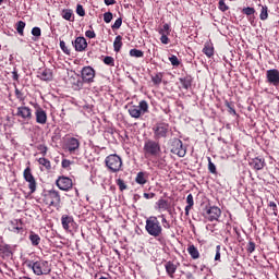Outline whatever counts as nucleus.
I'll return each instance as SVG.
<instances>
[{
	"mask_svg": "<svg viewBox=\"0 0 279 279\" xmlns=\"http://www.w3.org/2000/svg\"><path fill=\"white\" fill-rule=\"evenodd\" d=\"M145 230L149 236H154V239H159L162 236V225L158 220V217L150 216L146 219Z\"/></svg>",
	"mask_w": 279,
	"mask_h": 279,
	"instance_id": "obj_1",
	"label": "nucleus"
},
{
	"mask_svg": "<svg viewBox=\"0 0 279 279\" xmlns=\"http://www.w3.org/2000/svg\"><path fill=\"white\" fill-rule=\"evenodd\" d=\"M25 264H26V267H28V269H33V274H35V276H47L51 274V267H49V262L47 260H44V262L26 260Z\"/></svg>",
	"mask_w": 279,
	"mask_h": 279,
	"instance_id": "obj_2",
	"label": "nucleus"
},
{
	"mask_svg": "<svg viewBox=\"0 0 279 279\" xmlns=\"http://www.w3.org/2000/svg\"><path fill=\"white\" fill-rule=\"evenodd\" d=\"M144 156L145 158H158L162 149L160 148V143L154 140H147L144 143Z\"/></svg>",
	"mask_w": 279,
	"mask_h": 279,
	"instance_id": "obj_3",
	"label": "nucleus"
},
{
	"mask_svg": "<svg viewBox=\"0 0 279 279\" xmlns=\"http://www.w3.org/2000/svg\"><path fill=\"white\" fill-rule=\"evenodd\" d=\"M106 167L111 173H119L123 167V159L117 154H112L105 159Z\"/></svg>",
	"mask_w": 279,
	"mask_h": 279,
	"instance_id": "obj_4",
	"label": "nucleus"
},
{
	"mask_svg": "<svg viewBox=\"0 0 279 279\" xmlns=\"http://www.w3.org/2000/svg\"><path fill=\"white\" fill-rule=\"evenodd\" d=\"M44 202L46 206H52L53 208H60V192L57 190H48L45 192Z\"/></svg>",
	"mask_w": 279,
	"mask_h": 279,
	"instance_id": "obj_5",
	"label": "nucleus"
},
{
	"mask_svg": "<svg viewBox=\"0 0 279 279\" xmlns=\"http://www.w3.org/2000/svg\"><path fill=\"white\" fill-rule=\"evenodd\" d=\"M153 132L155 141H160V138H167V135L169 134V124L165 122L157 123L153 128Z\"/></svg>",
	"mask_w": 279,
	"mask_h": 279,
	"instance_id": "obj_6",
	"label": "nucleus"
},
{
	"mask_svg": "<svg viewBox=\"0 0 279 279\" xmlns=\"http://www.w3.org/2000/svg\"><path fill=\"white\" fill-rule=\"evenodd\" d=\"M95 69L90 65H86L81 70V77L85 84H93L95 82Z\"/></svg>",
	"mask_w": 279,
	"mask_h": 279,
	"instance_id": "obj_7",
	"label": "nucleus"
},
{
	"mask_svg": "<svg viewBox=\"0 0 279 279\" xmlns=\"http://www.w3.org/2000/svg\"><path fill=\"white\" fill-rule=\"evenodd\" d=\"M170 151L171 154H175V156H179V158H184V156H186V148H184L182 141L179 138H174L172 141Z\"/></svg>",
	"mask_w": 279,
	"mask_h": 279,
	"instance_id": "obj_8",
	"label": "nucleus"
},
{
	"mask_svg": "<svg viewBox=\"0 0 279 279\" xmlns=\"http://www.w3.org/2000/svg\"><path fill=\"white\" fill-rule=\"evenodd\" d=\"M24 180L28 182V189L31 195L36 193V179H34V174H32V168L27 167L24 172Z\"/></svg>",
	"mask_w": 279,
	"mask_h": 279,
	"instance_id": "obj_9",
	"label": "nucleus"
},
{
	"mask_svg": "<svg viewBox=\"0 0 279 279\" xmlns=\"http://www.w3.org/2000/svg\"><path fill=\"white\" fill-rule=\"evenodd\" d=\"M14 116L26 122L32 121V108L27 106L17 107V111Z\"/></svg>",
	"mask_w": 279,
	"mask_h": 279,
	"instance_id": "obj_10",
	"label": "nucleus"
},
{
	"mask_svg": "<svg viewBox=\"0 0 279 279\" xmlns=\"http://www.w3.org/2000/svg\"><path fill=\"white\" fill-rule=\"evenodd\" d=\"M266 82L270 86H279V71L271 69L266 72Z\"/></svg>",
	"mask_w": 279,
	"mask_h": 279,
	"instance_id": "obj_11",
	"label": "nucleus"
},
{
	"mask_svg": "<svg viewBox=\"0 0 279 279\" xmlns=\"http://www.w3.org/2000/svg\"><path fill=\"white\" fill-rule=\"evenodd\" d=\"M56 184L60 191H69L73 189V180L69 177H59Z\"/></svg>",
	"mask_w": 279,
	"mask_h": 279,
	"instance_id": "obj_12",
	"label": "nucleus"
},
{
	"mask_svg": "<svg viewBox=\"0 0 279 279\" xmlns=\"http://www.w3.org/2000/svg\"><path fill=\"white\" fill-rule=\"evenodd\" d=\"M206 215L208 221H219V217H221V209L217 206L207 207Z\"/></svg>",
	"mask_w": 279,
	"mask_h": 279,
	"instance_id": "obj_13",
	"label": "nucleus"
},
{
	"mask_svg": "<svg viewBox=\"0 0 279 279\" xmlns=\"http://www.w3.org/2000/svg\"><path fill=\"white\" fill-rule=\"evenodd\" d=\"M65 149L70 154H75V151L80 150V140L75 137H68L65 142Z\"/></svg>",
	"mask_w": 279,
	"mask_h": 279,
	"instance_id": "obj_14",
	"label": "nucleus"
},
{
	"mask_svg": "<svg viewBox=\"0 0 279 279\" xmlns=\"http://www.w3.org/2000/svg\"><path fill=\"white\" fill-rule=\"evenodd\" d=\"M61 226L65 232H71V229L75 228V220L73 219V216L63 215L61 217Z\"/></svg>",
	"mask_w": 279,
	"mask_h": 279,
	"instance_id": "obj_15",
	"label": "nucleus"
},
{
	"mask_svg": "<svg viewBox=\"0 0 279 279\" xmlns=\"http://www.w3.org/2000/svg\"><path fill=\"white\" fill-rule=\"evenodd\" d=\"M35 117L36 123H39V125H45V123H47V111L38 105H35Z\"/></svg>",
	"mask_w": 279,
	"mask_h": 279,
	"instance_id": "obj_16",
	"label": "nucleus"
},
{
	"mask_svg": "<svg viewBox=\"0 0 279 279\" xmlns=\"http://www.w3.org/2000/svg\"><path fill=\"white\" fill-rule=\"evenodd\" d=\"M72 45L75 51H78V52L86 51V48L88 47V43L84 37H76V39L72 41Z\"/></svg>",
	"mask_w": 279,
	"mask_h": 279,
	"instance_id": "obj_17",
	"label": "nucleus"
},
{
	"mask_svg": "<svg viewBox=\"0 0 279 279\" xmlns=\"http://www.w3.org/2000/svg\"><path fill=\"white\" fill-rule=\"evenodd\" d=\"M37 77L43 82H51V80H53V72L51 69H40L37 72Z\"/></svg>",
	"mask_w": 279,
	"mask_h": 279,
	"instance_id": "obj_18",
	"label": "nucleus"
},
{
	"mask_svg": "<svg viewBox=\"0 0 279 279\" xmlns=\"http://www.w3.org/2000/svg\"><path fill=\"white\" fill-rule=\"evenodd\" d=\"M250 167H253L255 171H260L265 169V159L260 157H256L251 159Z\"/></svg>",
	"mask_w": 279,
	"mask_h": 279,
	"instance_id": "obj_19",
	"label": "nucleus"
},
{
	"mask_svg": "<svg viewBox=\"0 0 279 279\" xmlns=\"http://www.w3.org/2000/svg\"><path fill=\"white\" fill-rule=\"evenodd\" d=\"M11 232H15L16 234L23 232V220L22 219L11 220Z\"/></svg>",
	"mask_w": 279,
	"mask_h": 279,
	"instance_id": "obj_20",
	"label": "nucleus"
},
{
	"mask_svg": "<svg viewBox=\"0 0 279 279\" xmlns=\"http://www.w3.org/2000/svg\"><path fill=\"white\" fill-rule=\"evenodd\" d=\"M165 269L169 278H174L175 271H178V265L173 264V262L169 260L165 264Z\"/></svg>",
	"mask_w": 279,
	"mask_h": 279,
	"instance_id": "obj_21",
	"label": "nucleus"
},
{
	"mask_svg": "<svg viewBox=\"0 0 279 279\" xmlns=\"http://www.w3.org/2000/svg\"><path fill=\"white\" fill-rule=\"evenodd\" d=\"M203 53L208 58H213V56H215V46L213 45L211 41L205 43Z\"/></svg>",
	"mask_w": 279,
	"mask_h": 279,
	"instance_id": "obj_22",
	"label": "nucleus"
},
{
	"mask_svg": "<svg viewBox=\"0 0 279 279\" xmlns=\"http://www.w3.org/2000/svg\"><path fill=\"white\" fill-rule=\"evenodd\" d=\"M149 175H147V172H138L135 177L136 184H140V186H145V183L147 182V179Z\"/></svg>",
	"mask_w": 279,
	"mask_h": 279,
	"instance_id": "obj_23",
	"label": "nucleus"
},
{
	"mask_svg": "<svg viewBox=\"0 0 279 279\" xmlns=\"http://www.w3.org/2000/svg\"><path fill=\"white\" fill-rule=\"evenodd\" d=\"M28 240L31 241V244L33 245V247H38V245H40V235H38L34 231L29 232Z\"/></svg>",
	"mask_w": 279,
	"mask_h": 279,
	"instance_id": "obj_24",
	"label": "nucleus"
},
{
	"mask_svg": "<svg viewBox=\"0 0 279 279\" xmlns=\"http://www.w3.org/2000/svg\"><path fill=\"white\" fill-rule=\"evenodd\" d=\"M187 254H190L193 260H197V258H199V250H197L196 246L193 244H190L187 246Z\"/></svg>",
	"mask_w": 279,
	"mask_h": 279,
	"instance_id": "obj_25",
	"label": "nucleus"
},
{
	"mask_svg": "<svg viewBox=\"0 0 279 279\" xmlns=\"http://www.w3.org/2000/svg\"><path fill=\"white\" fill-rule=\"evenodd\" d=\"M61 16L62 19H64V21H70L73 23V21H75V16L73 15V10L71 9H63L61 12Z\"/></svg>",
	"mask_w": 279,
	"mask_h": 279,
	"instance_id": "obj_26",
	"label": "nucleus"
},
{
	"mask_svg": "<svg viewBox=\"0 0 279 279\" xmlns=\"http://www.w3.org/2000/svg\"><path fill=\"white\" fill-rule=\"evenodd\" d=\"M129 114L133 119H141L143 117V113L141 112V109H138L137 106H132L129 108Z\"/></svg>",
	"mask_w": 279,
	"mask_h": 279,
	"instance_id": "obj_27",
	"label": "nucleus"
},
{
	"mask_svg": "<svg viewBox=\"0 0 279 279\" xmlns=\"http://www.w3.org/2000/svg\"><path fill=\"white\" fill-rule=\"evenodd\" d=\"M185 215L189 217L191 209L195 206V201L193 199V194H189L186 197Z\"/></svg>",
	"mask_w": 279,
	"mask_h": 279,
	"instance_id": "obj_28",
	"label": "nucleus"
},
{
	"mask_svg": "<svg viewBox=\"0 0 279 279\" xmlns=\"http://www.w3.org/2000/svg\"><path fill=\"white\" fill-rule=\"evenodd\" d=\"M121 47H123V37L121 35H118L113 41V51H116V53H119V51H121Z\"/></svg>",
	"mask_w": 279,
	"mask_h": 279,
	"instance_id": "obj_29",
	"label": "nucleus"
},
{
	"mask_svg": "<svg viewBox=\"0 0 279 279\" xmlns=\"http://www.w3.org/2000/svg\"><path fill=\"white\" fill-rule=\"evenodd\" d=\"M179 80L185 90H189L191 88L193 84V78L191 76H184Z\"/></svg>",
	"mask_w": 279,
	"mask_h": 279,
	"instance_id": "obj_30",
	"label": "nucleus"
},
{
	"mask_svg": "<svg viewBox=\"0 0 279 279\" xmlns=\"http://www.w3.org/2000/svg\"><path fill=\"white\" fill-rule=\"evenodd\" d=\"M137 107L142 114H147V112H149V104H147V100L140 101Z\"/></svg>",
	"mask_w": 279,
	"mask_h": 279,
	"instance_id": "obj_31",
	"label": "nucleus"
},
{
	"mask_svg": "<svg viewBox=\"0 0 279 279\" xmlns=\"http://www.w3.org/2000/svg\"><path fill=\"white\" fill-rule=\"evenodd\" d=\"M162 72H159L155 75L151 76V82L153 84H155V86H160V84H162Z\"/></svg>",
	"mask_w": 279,
	"mask_h": 279,
	"instance_id": "obj_32",
	"label": "nucleus"
},
{
	"mask_svg": "<svg viewBox=\"0 0 279 279\" xmlns=\"http://www.w3.org/2000/svg\"><path fill=\"white\" fill-rule=\"evenodd\" d=\"M259 19L260 21H267L269 19V9L267 5H262Z\"/></svg>",
	"mask_w": 279,
	"mask_h": 279,
	"instance_id": "obj_33",
	"label": "nucleus"
},
{
	"mask_svg": "<svg viewBox=\"0 0 279 279\" xmlns=\"http://www.w3.org/2000/svg\"><path fill=\"white\" fill-rule=\"evenodd\" d=\"M0 252L4 254V256H12V246L9 244L0 245Z\"/></svg>",
	"mask_w": 279,
	"mask_h": 279,
	"instance_id": "obj_34",
	"label": "nucleus"
},
{
	"mask_svg": "<svg viewBox=\"0 0 279 279\" xmlns=\"http://www.w3.org/2000/svg\"><path fill=\"white\" fill-rule=\"evenodd\" d=\"M38 163L41 165V167H45L47 171L51 170V161H49V159L41 157L38 159Z\"/></svg>",
	"mask_w": 279,
	"mask_h": 279,
	"instance_id": "obj_35",
	"label": "nucleus"
},
{
	"mask_svg": "<svg viewBox=\"0 0 279 279\" xmlns=\"http://www.w3.org/2000/svg\"><path fill=\"white\" fill-rule=\"evenodd\" d=\"M157 207L159 210H167L169 208V202H167V199L160 198L157 203H156Z\"/></svg>",
	"mask_w": 279,
	"mask_h": 279,
	"instance_id": "obj_36",
	"label": "nucleus"
},
{
	"mask_svg": "<svg viewBox=\"0 0 279 279\" xmlns=\"http://www.w3.org/2000/svg\"><path fill=\"white\" fill-rule=\"evenodd\" d=\"M129 53L131 58H143V56H145V52H143V50L136 48L131 49Z\"/></svg>",
	"mask_w": 279,
	"mask_h": 279,
	"instance_id": "obj_37",
	"label": "nucleus"
},
{
	"mask_svg": "<svg viewBox=\"0 0 279 279\" xmlns=\"http://www.w3.org/2000/svg\"><path fill=\"white\" fill-rule=\"evenodd\" d=\"M160 35H170L171 34V25L163 24L162 27L159 29Z\"/></svg>",
	"mask_w": 279,
	"mask_h": 279,
	"instance_id": "obj_38",
	"label": "nucleus"
},
{
	"mask_svg": "<svg viewBox=\"0 0 279 279\" xmlns=\"http://www.w3.org/2000/svg\"><path fill=\"white\" fill-rule=\"evenodd\" d=\"M243 14H245L246 16H254V14H256V10L252 7H247V8H244L242 10Z\"/></svg>",
	"mask_w": 279,
	"mask_h": 279,
	"instance_id": "obj_39",
	"label": "nucleus"
},
{
	"mask_svg": "<svg viewBox=\"0 0 279 279\" xmlns=\"http://www.w3.org/2000/svg\"><path fill=\"white\" fill-rule=\"evenodd\" d=\"M25 29V22L19 21L16 24V32L20 34V36H23V32Z\"/></svg>",
	"mask_w": 279,
	"mask_h": 279,
	"instance_id": "obj_40",
	"label": "nucleus"
},
{
	"mask_svg": "<svg viewBox=\"0 0 279 279\" xmlns=\"http://www.w3.org/2000/svg\"><path fill=\"white\" fill-rule=\"evenodd\" d=\"M116 184H117V186H119V190H120L121 192L128 190V184H125V181H123L122 179H118V180L116 181Z\"/></svg>",
	"mask_w": 279,
	"mask_h": 279,
	"instance_id": "obj_41",
	"label": "nucleus"
},
{
	"mask_svg": "<svg viewBox=\"0 0 279 279\" xmlns=\"http://www.w3.org/2000/svg\"><path fill=\"white\" fill-rule=\"evenodd\" d=\"M208 171L209 173H217V166L214 165L213 159H210V157H208Z\"/></svg>",
	"mask_w": 279,
	"mask_h": 279,
	"instance_id": "obj_42",
	"label": "nucleus"
},
{
	"mask_svg": "<svg viewBox=\"0 0 279 279\" xmlns=\"http://www.w3.org/2000/svg\"><path fill=\"white\" fill-rule=\"evenodd\" d=\"M60 49L65 53V56H71V50L66 47V43H64V40L60 41Z\"/></svg>",
	"mask_w": 279,
	"mask_h": 279,
	"instance_id": "obj_43",
	"label": "nucleus"
},
{
	"mask_svg": "<svg viewBox=\"0 0 279 279\" xmlns=\"http://www.w3.org/2000/svg\"><path fill=\"white\" fill-rule=\"evenodd\" d=\"M169 61L171 62L172 66H180V60L175 54L169 57Z\"/></svg>",
	"mask_w": 279,
	"mask_h": 279,
	"instance_id": "obj_44",
	"label": "nucleus"
},
{
	"mask_svg": "<svg viewBox=\"0 0 279 279\" xmlns=\"http://www.w3.org/2000/svg\"><path fill=\"white\" fill-rule=\"evenodd\" d=\"M121 25H123V19L119 17L116 20L113 25L111 26L112 29H120Z\"/></svg>",
	"mask_w": 279,
	"mask_h": 279,
	"instance_id": "obj_45",
	"label": "nucleus"
},
{
	"mask_svg": "<svg viewBox=\"0 0 279 279\" xmlns=\"http://www.w3.org/2000/svg\"><path fill=\"white\" fill-rule=\"evenodd\" d=\"M76 14L78 16H86V11L84 10V7L82 4L76 5Z\"/></svg>",
	"mask_w": 279,
	"mask_h": 279,
	"instance_id": "obj_46",
	"label": "nucleus"
},
{
	"mask_svg": "<svg viewBox=\"0 0 279 279\" xmlns=\"http://www.w3.org/2000/svg\"><path fill=\"white\" fill-rule=\"evenodd\" d=\"M84 80H77L73 86L75 88V90H82V88H84Z\"/></svg>",
	"mask_w": 279,
	"mask_h": 279,
	"instance_id": "obj_47",
	"label": "nucleus"
},
{
	"mask_svg": "<svg viewBox=\"0 0 279 279\" xmlns=\"http://www.w3.org/2000/svg\"><path fill=\"white\" fill-rule=\"evenodd\" d=\"M104 62L108 65V66H114V58L107 56L104 59Z\"/></svg>",
	"mask_w": 279,
	"mask_h": 279,
	"instance_id": "obj_48",
	"label": "nucleus"
},
{
	"mask_svg": "<svg viewBox=\"0 0 279 279\" xmlns=\"http://www.w3.org/2000/svg\"><path fill=\"white\" fill-rule=\"evenodd\" d=\"M161 223L166 230H169L171 228V223L167 220L165 215H161Z\"/></svg>",
	"mask_w": 279,
	"mask_h": 279,
	"instance_id": "obj_49",
	"label": "nucleus"
},
{
	"mask_svg": "<svg viewBox=\"0 0 279 279\" xmlns=\"http://www.w3.org/2000/svg\"><path fill=\"white\" fill-rule=\"evenodd\" d=\"M268 206L271 208L275 217H278V205L275 202H269Z\"/></svg>",
	"mask_w": 279,
	"mask_h": 279,
	"instance_id": "obj_50",
	"label": "nucleus"
},
{
	"mask_svg": "<svg viewBox=\"0 0 279 279\" xmlns=\"http://www.w3.org/2000/svg\"><path fill=\"white\" fill-rule=\"evenodd\" d=\"M32 34H33V36H36L37 38H40L43 31H40V27L35 26L32 29Z\"/></svg>",
	"mask_w": 279,
	"mask_h": 279,
	"instance_id": "obj_51",
	"label": "nucleus"
},
{
	"mask_svg": "<svg viewBox=\"0 0 279 279\" xmlns=\"http://www.w3.org/2000/svg\"><path fill=\"white\" fill-rule=\"evenodd\" d=\"M113 19L112 12H106L104 13V21L105 23H110Z\"/></svg>",
	"mask_w": 279,
	"mask_h": 279,
	"instance_id": "obj_52",
	"label": "nucleus"
},
{
	"mask_svg": "<svg viewBox=\"0 0 279 279\" xmlns=\"http://www.w3.org/2000/svg\"><path fill=\"white\" fill-rule=\"evenodd\" d=\"M219 10L221 12H227V10H229V7L226 5V0H219Z\"/></svg>",
	"mask_w": 279,
	"mask_h": 279,
	"instance_id": "obj_53",
	"label": "nucleus"
},
{
	"mask_svg": "<svg viewBox=\"0 0 279 279\" xmlns=\"http://www.w3.org/2000/svg\"><path fill=\"white\" fill-rule=\"evenodd\" d=\"M246 250H247L248 254H252L256 250V243L250 241Z\"/></svg>",
	"mask_w": 279,
	"mask_h": 279,
	"instance_id": "obj_54",
	"label": "nucleus"
},
{
	"mask_svg": "<svg viewBox=\"0 0 279 279\" xmlns=\"http://www.w3.org/2000/svg\"><path fill=\"white\" fill-rule=\"evenodd\" d=\"M15 96L19 101H25V96H23L22 92L19 88H15Z\"/></svg>",
	"mask_w": 279,
	"mask_h": 279,
	"instance_id": "obj_55",
	"label": "nucleus"
},
{
	"mask_svg": "<svg viewBox=\"0 0 279 279\" xmlns=\"http://www.w3.org/2000/svg\"><path fill=\"white\" fill-rule=\"evenodd\" d=\"M215 260H221V245L216 246Z\"/></svg>",
	"mask_w": 279,
	"mask_h": 279,
	"instance_id": "obj_56",
	"label": "nucleus"
},
{
	"mask_svg": "<svg viewBox=\"0 0 279 279\" xmlns=\"http://www.w3.org/2000/svg\"><path fill=\"white\" fill-rule=\"evenodd\" d=\"M85 36L86 38H96L97 34H95V31L89 29L85 32Z\"/></svg>",
	"mask_w": 279,
	"mask_h": 279,
	"instance_id": "obj_57",
	"label": "nucleus"
},
{
	"mask_svg": "<svg viewBox=\"0 0 279 279\" xmlns=\"http://www.w3.org/2000/svg\"><path fill=\"white\" fill-rule=\"evenodd\" d=\"M12 80L13 82H19V70L16 68L12 71Z\"/></svg>",
	"mask_w": 279,
	"mask_h": 279,
	"instance_id": "obj_58",
	"label": "nucleus"
},
{
	"mask_svg": "<svg viewBox=\"0 0 279 279\" xmlns=\"http://www.w3.org/2000/svg\"><path fill=\"white\" fill-rule=\"evenodd\" d=\"M225 106H226L227 108H229V112H230L231 114H236V110H234V108L232 107V105H231L229 101H226V102H225Z\"/></svg>",
	"mask_w": 279,
	"mask_h": 279,
	"instance_id": "obj_59",
	"label": "nucleus"
},
{
	"mask_svg": "<svg viewBox=\"0 0 279 279\" xmlns=\"http://www.w3.org/2000/svg\"><path fill=\"white\" fill-rule=\"evenodd\" d=\"M61 165H62L63 169H69V167H71V160L63 159Z\"/></svg>",
	"mask_w": 279,
	"mask_h": 279,
	"instance_id": "obj_60",
	"label": "nucleus"
},
{
	"mask_svg": "<svg viewBox=\"0 0 279 279\" xmlns=\"http://www.w3.org/2000/svg\"><path fill=\"white\" fill-rule=\"evenodd\" d=\"M160 40L162 45H169V35H161Z\"/></svg>",
	"mask_w": 279,
	"mask_h": 279,
	"instance_id": "obj_61",
	"label": "nucleus"
},
{
	"mask_svg": "<svg viewBox=\"0 0 279 279\" xmlns=\"http://www.w3.org/2000/svg\"><path fill=\"white\" fill-rule=\"evenodd\" d=\"M38 150L40 151V154H41L43 156H47V146L40 145V146L38 147Z\"/></svg>",
	"mask_w": 279,
	"mask_h": 279,
	"instance_id": "obj_62",
	"label": "nucleus"
},
{
	"mask_svg": "<svg viewBox=\"0 0 279 279\" xmlns=\"http://www.w3.org/2000/svg\"><path fill=\"white\" fill-rule=\"evenodd\" d=\"M145 199H154L156 197V193H144Z\"/></svg>",
	"mask_w": 279,
	"mask_h": 279,
	"instance_id": "obj_63",
	"label": "nucleus"
},
{
	"mask_svg": "<svg viewBox=\"0 0 279 279\" xmlns=\"http://www.w3.org/2000/svg\"><path fill=\"white\" fill-rule=\"evenodd\" d=\"M105 3L107 5H114V3H117V1L116 0H105Z\"/></svg>",
	"mask_w": 279,
	"mask_h": 279,
	"instance_id": "obj_64",
	"label": "nucleus"
}]
</instances>
